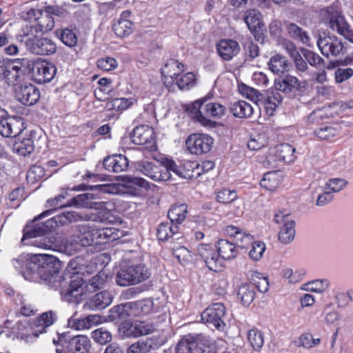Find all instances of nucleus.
<instances>
[{"instance_id": "nucleus-12", "label": "nucleus", "mask_w": 353, "mask_h": 353, "mask_svg": "<svg viewBox=\"0 0 353 353\" xmlns=\"http://www.w3.org/2000/svg\"><path fill=\"white\" fill-rule=\"evenodd\" d=\"M104 112L105 120H118L121 114L137 103L135 98H109L105 101Z\"/></svg>"}, {"instance_id": "nucleus-34", "label": "nucleus", "mask_w": 353, "mask_h": 353, "mask_svg": "<svg viewBox=\"0 0 353 353\" xmlns=\"http://www.w3.org/2000/svg\"><path fill=\"white\" fill-rule=\"evenodd\" d=\"M125 187L133 194H138L142 190L150 189V183L142 177L127 176L125 177Z\"/></svg>"}, {"instance_id": "nucleus-59", "label": "nucleus", "mask_w": 353, "mask_h": 353, "mask_svg": "<svg viewBox=\"0 0 353 353\" xmlns=\"http://www.w3.org/2000/svg\"><path fill=\"white\" fill-rule=\"evenodd\" d=\"M93 340L101 345H105L112 341L111 333L105 327H99L92 332Z\"/></svg>"}, {"instance_id": "nucleus-16", "label": "nucleus", "mask_w": 353, "mask_h": 353, "mask_svg": "<svg viewBox=\"0 0 353 353\" xmlns=\"http://www.w3.org/2000/svg\"><path fill=\"white\" fill-rule=\"evenodd\" d=\"M244 21L255 40L263 43L265 39L266 28L260 18V13L254 9L246 10L244 14Z\"/></svg>"}, {"instance_id": "nucleus-58", "label": "nucleus", "mask_w": 353, "mask_h": 353, "mask_svg": "<svg viewBox=\"0 0 353 353\" xmlns=\"http://www.w3.org/2000/svg\"><path fill=\"white\" fill-rule=\"evenodd\" d=\"M248 340L252 348L255 350H259L264 343L263 335L262 332L257 329H252L248 331Z\"/></svg>"}, {"instance_id": "nucleus-3", "label": "nucleus", "mask_w": 353, "mask_h": 353, "mask_svg": "<svg viewBox=\"0 0 353 353\" xmlns=\"http://www.w3.org/2000/svg\"><path fill=\"white\" fill-rule=\"evenodd\" d=\"M56 353H82L90 350L91 343L85 335L73 336L70 332H57L52 338Z\"/></svg>"}, {"instance_id": "nucleus-48", "label": "nucleus", "mask_w": 353, "mask_h": 353, "mask_svg": "<svg viewBox=\"0 0 353 353\" xmlns=\"http://www.w3.org/2000/svg\"><path fill=\"white\" fill-rule=\"evenodd\" d=\"M194 341L196 344V351H199L201 353H215V347L209 337L197 334L194 336Z\"/></svg>"}, {"instance_id": "nucleus-64", "label": "nucleus", "mask_w": 353, "mask_h": 353, "mask_svg": "<svg viewBox=\"0 0 353 353\" xmlns=\"http://www.w3.org/2000/svg\"><path fill=\"white\" fill-rule=\"evenodd\" d=\"M265 250V244L261 241H254L252 244V249L249 252L250 257L253 261H259Z\"/></svg>"}, {"instance_id": "nucleus-26", "label": "nucleus", "mask_w": 353, "mask_h": 353, "mask_svg": "<svg viewBox=\"0 0 353 353\" xmlns=\"http://www.w3.org/2000/svg\"><path fill=\"white\" fill-rule=\"evenodd\" d=\"M131 12L129 10L123 11L119 19L112 24V30L119 37L129 36L133 31L134 24L128 18Z\"/></svg>"}, {"instance_id": "nucleus-20", "label": "nucleus", "mask_w": 353, "mask_h": 353, "mask_svg": "<svg viewBox=\"0 0 353 353\" xmlns=\"http://www.w3.org/2000/svg\"><path fill=\"white\" fill-rule=\"evenodd\" d=\"M183 71L184 65L182 63L174 59H168L161 68L165 85L170 89L173 85L174 79Z\"/></svg>"}, {"instance_id": "nucleus-27", "label": "nucleus", "mask_w": 353, "mask_h": 353, "mask_svg": "<svg viewBox=\"0 0 353 353\" xmlns=\"http://www.w3.org/2000/svg\"><path fill=\"white\" fill-rule=\"evenodd\" d=\"M103 165L106 170L119 173L128 170L129 161L125 156L115 154L106 157L103 159Z\"/></svg>"}, {"instance_id": "nucleus-36", "label": "nucleus", "mask_w": 353, "mask_h": 353, "mask_svg": "<svg viewBox=\"0 0 353 353\" xmlns=\"http://www.w3.org/2000/svg\"><path fill=\"white\" fill-rule=\"evenodd\" d=\"M188 208V205L185 203L172 205L168 212L170 221L179 226L185 219Z\"/></svg>"}, {"instance_id": "nucleus-23", "label": "nucleus", "mask_w": 353, "mask_h": 353, "mask_svg": "<svg viewBox=\"0 0 353 353\" xmlns=\"http://www.w3.org/2000/svg\"><path fill=\"white\" fill-rule=\"evenodd\" d=\"M42 218H39L38 216L31 223L26 225L23 231V234L22 241L45 236L46 234L52 231V228L50 227V225L47 224V221L45 222H38Z\"/></svg>"}, {"instance_id": "nucleus-9", "label": "nucleus", "mask_w": 353, "mask_h": 353, "mask_svg": "<svg viewBox=\"0 0 353 353\" xmlns=\"http://www.w3.org/2000/svg\"><path fill=\"white\" fill-rule=\"evenodd\" d=\"M26 68L32 74L34 80L38 83L42 84L50 82L55 76L57 68L53 63L47 61L26 60Z\"/></svg>"}, {"instance_id": "nucleus-4", "label": "nucleus", "mask_w": 353, "mask_h": 353, "mask_svg": "<svg viewBox=\"0 0 353 353\" xmlns=\"http://www.w3.org/2000/svg\"><path fill=\"white\" fill-rule=\"evenodd\" d=\"M320 21L326 24L332 30L353 42V31L345 21L337 5L323 8L319 10Z\"/></svg>"}, {"instance_id": "nucleus-45", "label": "nucleus", "mask_w": 353, "mask_h": 353, "mask_svg": "<svg viewBox=\"0 0 353 353\" xmlns=\"http://www.w3.org/2000/svg\"><path fill=\"white\" fill-rule=\"evenodd\" d=\"M250 283L262 293L266 292L269 289V282L267 276L257 271H250L248 274Z\"/></svg>"}, {"instance_id": "nucleus-10", "label": "nucleus", "mask_w": 353, "mask_h": 353, "mask_svg": "<svg viewBox=\"0 0 353 353\" xmlns=\"http://www.w3.org/2000/svg\"><path fill=\"white\" fill-rule=\"evenodd\" d=\"M316 43L321 54L327 59L340 57L346 51L342 40L334 34L319 35Z\"/></svg>"}, {"instance_id": "nucleus-51", "label": "nucleus", "mask_w": 353, "mask_h": 353, "mask_svg": "<svg viewBox=\"0 0 353 353\" xmlns=\"http://www.w3.org/2000/svg\"><path fill=\"white\" fill-rule=\"evenodd\" d=\"M216 201L223 204H230L238 198L237 192L235 190L223 188L215 192Z\"/></svg>"}, {"instance_id": "nucleus-15", "label": "nucleus", "mask_w": 353, "mask_h": 353, "mask_svg": "<svg viewBox=\"0 0 353 353\" xmlns=\"http://www.w3.org/2000/svg\"><path fill=\"white\" fill-rule=\"evenodd\" d=\"M35 263H39V274L44 280L50 279L59 273L60 261L57 257L49 254H38L34 256Z\"/></svg>"}, {"instance_id": "nucleus-14", "label": "nucleus", "mask_w": 353, "mask_h": 353, "mask_svg": "<svg viewBox=\"0 0 353 353\" xmlns=\"http://www.w3.org/2000/svg\"><path fill=\"white\" fill-rule=\"evenodd\" d=\"M130 139L136 145H145V148L150 151L157 150L154 129L148 125H141L134 128L130 134Z\"/></svg>"}, {"instance_id": "nucleus-38", "label": "nucleus", "mask_w": 353, "mask_h": 353, "mask_svg": "<svg viewBox=\"0 0 353 353\" xmlns=\"http://www.w3.org/2000/svg\"><path fill=\"white\" fill-rule=\"evenodd\" d=\"M179 227L171 221L163 222L158 225L157 236L159 241H165L179 233Z\"/></svg>"}, {"instance_id": "nucleus-6", "label": "nucleus", "mask_w": 353, "mask_h": 353, "mask_svg": "<svg viewBox=\"0 0 353 353\" xmlns=\"http://www.w3.org/2000/svg\"><path fill=\"white\" fill-rule=\"evenodd\" d=\"M26 17L31 22L27 34L48 33L55 26L54 18L45 12L44 7L43 9L30 8L27 11Z\"/></svg>"}, {"instance_id": "nucleus-56", "label": "nucleus", "mask_w": 353, "mask_h": 353, "mask_svg": "<svg viewBox=\"0 0 353 353\" xmlns=\"http://www.w3.org/2000/svg\"><path fill=\"white\" fill-rule=\"evenodd\" d=\"M204 112L208 117L220 118L225 114V108L219 103L206 102L204 103Z\"/></svg>"}, {"instance_id": "nucleus-57", "label": "nucleus", "mask_w": 353, "mask_h": 353, "mask_svg": "<svg viewBox=\"0 0 353 353\" xmlns=\"http://www.w3.org/2000/svg\"><path fill=\"white\" fill-rule=\"evenodd\" d=\"M14 149L21 156L31 154L34 150V141L32 138H24L14 144Z\"/></svg>"}, {"instance_id": "nucleus-8", "label": "nucleus", "mask_w": 353, "mask_h": 353, "mask_svg": "<svg viewBox=\"0 0 353 353\" xmlns=\"http://www.w3.org/2000/svg\"><path fill=\"white\" fill-rule=\"evenodd\" d=\"M296 149L289 143H283L270 148L264 164L270 168H276L280 162L290 163L296 159Z\"/></svg>"}, {"instance_id": "nucleus-50", "label": "nucleus", "mask_w": 353, "mask_h": 353, "mask_svg": "<svg viewBox=\"0 0 353 353\" xmlns=\"http://www.w3.org/2000/svg\"><path fill=\"white\" fill-rule=\"evenodd\" d=\"M174 83L180 90H188L196 85V78L193 72H186L177 77Z\"/></svg>"}, {"instance_id": "nucleus-35", "label": "nucleus", "mask_w": 353, "mask_h": 353, "mask_svg": "<svg viewBox=\"0 0 353 353\" xmlns=\"http://www.w3.org/2000/svg\"><path fill=\"white\" fill-rule=\"evenodd\" d=\"M96 227L90 225H81L79 226L80 235L79 242L83 247L97 245Z\"/></svg>"}, {"instance_id": "nucleus-17", "label": "nucleus", "mask_w": 353, "mask_h": 353, "mask_svg": "<svg viewBox=\"0 0 353 353\" xmlns=\"http://www.w3.org/2000/svg\"><path fill=\"white\" fill-rule=\"evenodd\" d=\"M225 308L223 303H215L209 305L201 314V319L217 330H223L225 323L223 317Z\"/></svg>"}, {"instance_id": "nucleus-18", "label": "nucleus", "mask_w": 353, "mask_h": 353, "mask_svg": "<svg viewBox=\"0 0 353 353\" xmlns=\"http://www.w3.org/2000/svg\"><path fill=\"white\" fill-rule=\"evenodd\" d=\"M14 94L17 101L26 106L34 105L41 97L39 89L32 83L18 86L14 90Z\"/></svg>"}, {"instance_id": "nucleus-13", "label": "nucleus", "mask_w": 353, "mask_h": 353, "mask_svg": "<svg viewBox=\"0 0 353 353\" xmlns=\"http://www.w3.org/2000/svg\"><path fill=\"white\" fill-rule=\"evenodd\" d=\"M26 41L27 49L32 54L37 55L49 56L54 54L57 46L56 43L50 38L46 37H37L32 34Z\"/></svg>"}, {"instance_id": "nucleus-2", "label": "nucleus", "mask_w": 353, "mask_h": 353, "mask_svg": "<svg viewBox=\"0 0 353 353\" xmlns=\"http://www.w3.org/2000/svg\"><path fill=\"white\" fill-rule=\"evenodd\" d=\"M159 164L148 161H142L137 164V170L150 179L161 182L171 179V172H177L178 165L171 158L161 157Z\"/></svg>"}, {"instance_id": "nucleus-5", "label": "nucleus", "mask_w": 353, "mask_h": 353, "mask_svg": "<svg viewBox=\"0 0 353 353\" xmlns=\"http://www.w3.org/2000/svg\"><path fill=\"white\" fill-rule=\"evenodd\" d=\"M322 120L321 112L314 111L307 117V126L314 130V134L318 139L335 141L341 134V127L336 123H323Z\"/></svg>"}, {"instance_id": "nucleus-37", "label": "nucleus", "mask_w": 353, "mask_h": 353, "mask_svg": "<svg viewBox=\"0 0 353 353\" xmlns=\"http://www.w3.org/2000/svg\"><path fill=\"white\" fill-rule=\"evenodd\" d=\"M54 34L57 39L69 48H74L77 44L78 37L75 29L69 28H57Z\"/></svg>"}, {"instance_id": "nucleus-28", "label": "nucleus", "mask_w": 353, "mask_h": 353, "mask_svg": "<svg viewBox=\"0 0 353 353\" xmlns=\"http://www.w3.org/2000/svg\"><path fill=\"white\" fill-rule=\"evenodd\" d=\"M162 345L157 337H148L132 343L127 349L126 353H149L159 349Z\"/></svg>"}, {"instance_id": "nucleus-60", "label": "nucleus", "mask_w": 353, "mask_h": 353, "mask_svg": "<svg viewBox=\"0 0 353 353\" xmlns=\"http://www.w3.org/2000/svg\"><path fill=\"white\" fill-rule=\"evenodd\" d=\"M295 342L297 343V347L310 349L319 345L321 342V339L319 338L314 339L312 334L307 332L302 334L299 337L297 341Z\"/></svg>"}, {"instance_id": "nucleus-33", "label": "nucleus", "mask_w": 353, "mask_h": 353, "mask_svg": "<svg viewBox=\"0 0 353 353\" xmlns=\"http://www.w3.org/2000/svg\"><path fill=\"white\" fill-rule=\"evenodd\" d=\"M120 230L115 228H96L97 245L106 244L120 238Z\"/></svg>"}, {"instance_id": "nucleus-22", "label": "nucleus", "mask_w": 353, "mask_h": 353, "mask_svg": "<svg viewBox=\"0 0 353 353\" xmlns=\"http://www.w3.org/2000/svg\"><path fill=\"white\" fill-rule=\"evenodd\" d=\"M306 86L305 81H300L296 77L289 74L276 81V90L289 94H294L296 92H303L306 89Z\"/></svg>"}, {"instance_id": "nucleus-49", "label": "nucleus", "mask_w": 353, "mask_h": 353, "mask_svg": "<svg viewBox=\"0 0 353 353\" xmlns=\"http://www.w3.org/2000/svg\"><path fill=\"white\" fill-rule=\"evenodd\" d=\"M269 68L275 74L283 73L288 70V63L284 56L276 54L273 56L268 63Z\"/></svg>"}, {"instance_id": "nucleus-19", "label": "nucleus", "mask_w": 353, "mask_h": 353, "mask_svg": "<svg viewBox=\"0 0 353 353\" xmlns=\"http://www.w3.org/2000/svg\"><path fill=\"white\" fill-rule=\"evenodd\" d=\"M27 59L8 61L4 79L9 85H15L23 79Z\"/></svg>"}, {"instance_id": "nucleus-61", "label": "nucleus", "mask_w": 353, "mask_h": 353, "mask_svg": "<svg viewBox=\"0 0 353 353\" xmlns=\"http://www.w3.org/2000/svg\"><path fill=\"white\" fill-rule=\"evenodd\" d=\"M268 139L264 134L252 135L248 141V148L251 150H259L268 145Z\"/></svg>"}, {"instance_id": "nucleus-63", "label": "nucleus", "mask_w": 353, "mask_h": 353, "mask_svg": "<svg viewBox=\"0 0 353 353\" xmlns=\"http://www.w3.org/2000/svg\"><path fill=\"white\" fill-rule=\"evenodd\" d=\"M208 268L213 272H221L223 268L221 257L219 256L218 252L215 253V256L212 255L208 259L203 260Z\"/></svg>"}, {"instance_id": "nucleus-41", "label": "nucleus", "mask_w": 353, "mask_h": 353, "mask_svg": "<svg viewBox=\"0 0 353 353\" xmlns=\"http://www.w3.org/2000/svg\"><path fill=\"white\" fill-rule=\"evenodd\" d=\"M178 170L179 172L174 173L187 179L194 180L199 177L198 162L195 161L185 162L182 168L178 167Z\"/></svg>"}, {"instance_id": "nucleus-25", "label": "nucleus", "mask_w": 353, "mask_h": 353, "mask_svg": "<svg viewBox=\"0 0 353 353\" xmlns=\"http://www.w3.org/2000/svg\"><path fill=\"white\" fill-rule=\"evenodd\" d=\"M56 320V314L52 311L42 313L32 324V335L38 337L41 334L46 332V329L51 326Z\"/></svg>"}, {"instance_id": "nucleus-31", "label": "nucleus", "mask_w": 353, "mask_h": 353, "mask_svg": "<svg viewBox=\"0 0 353 353\" xmlns=\"http://www.w3.org/2000/svg\"><path fill=\"white\" fill-rule=\"evenodd\" d=\"M80 219L81 216L76 212L65 211L48 219L47 224H49L52 230L59 226L78 221Z\"/></svg>"}, {"instance_id": "nucleus-53", "label": "nucleus", "mask_w": 353, "mask_h": 353, "mask_svg": "<svg viewBox=\"0 0 353 353\" xmlns=\"http://www.w3.org/2000/svg\"><path fill=\"white\" fill-rule=\"evenodd\" d=\"M99 319L100 316L91 314L85 318L74 320L72 323L71 321H70L69 323L71 324L72 327L77 330H81L89 329L92 325L97 324L99 322Z\"/></svg>"}, {"instance_id": "nucleus-43", "label": "nucleus", "mask_w": 353, "mask_h": 353, "mask_svg": "<svg viewBox=\"0 0 353 353\" xmlns=\"http://www.w3.org/2000/svg\"><path fill=\"white\" fill-rule=\"evenodd\" d=\"M281 183L280 175L277 171L268 172L264 174L260 181V185L269 191L275 190Z\"/></svg>"}, {"instance_id": "nucleus-55", "label": "nucleus", "mask_w": 353, "mask_h": 353, "mask_svg": "<svg viewBox=\"0 0 353 353\" xmlns=\"http://www.w3.org/2000/svg\"><path fill=\"white\" fill-rule=\"evenodd\" d=\"M237 296L244 305H249L254 299L255 292L250 284L245 283L239 286Z\"/></svg>"}, {"instance_id": "nucleus-21", "label": "nucleus", "mask_w": 353, "mask_h": 353, "mask_svg": "<svg viewBox=\"0 0 353 353\" xmlns=\"http://www.w3.org/2000/svg\"><path fill=\"white\" fill-rule=\"evenodd\" d=\"M24 129L23 119L19 117H8L0 120V134L3 137H15Z\"/></svg>"}, {"instance_id": "nucleus-39", "label": "nucleus", "mask_w": 353, "mask_h": 353, "mask_svg": "<svg viewBox=\"0 0 353 353\" xmlns=\"http://www.w3.org/2000/svg\"><path fill=\"white\" fill-rule=\"evenodd\" d=\"M112 297L108 291L97 293L89 302V307L92 310H101L108 307L112 303Z\"/></svg>"}, {"instance_id": "nucleus-62", "label": "nucleus", "mask_w": 353, "mask_h": 353, "mask_svg": "<svg viewBox=\"0 0 353 353\" xmlns=\"http://www.w3.org/2000/svg\"><path fill=\"white\" fill-rule=\"evenodd\" d=\"M172 254L183 265L187 264L192 259L190 251L184 246L173 248Z\"/></svg>"}, {"instance_id": "nucleus-1", "label": "nucleus", "mask_w": 353, "mask_h": 353, "mask_svg": "<svg viewBox=\"0 0 353 353\" xmlns=\"http://www.w3.org/2000/svg\"><path fill=\"white\" fill-rule=\"evenodd\" d=\"M282 46L292 60L297 72H306L308 70L307 63L316 68L325 65V60L310 50L305 48L298 50L296 45L289 40L283 41Z\"/></svg>"}, {"instance_id": "nucleus-54", "label": "nucleus", "mask_w": 353, "mask_h": 353, "mask_svg": "<svg viewBox=\"0 0 353 353\" xmlns=\"http://www.w3.org/2000/svg\"><path fill=\"white\" fill-rule=\"evenodd\" d=\"M196 346L193 335L184 336L177 344L176 353H194Z\"/></svg>"}, {"instance_id": "nucleus-44", "label": "nucleus", "mask_w": 353, "mask_h": 353, "mask_svg": "<svg viewBox=\"0 0 353 353\" xmlns=\"http://www.w3.org/2000/svg\"><path fill=\"white\" fill-rule=\"evenodd\" d=\"M65 196L63 194H59L54 198L50 199L47 201L48 205L50 209L47 210L39 215V218H44L51 215L57 209L63 208L65 207H70L68 205V201H65Z\"/></svg>"}, {"instance_id": "nucleus-47", "label": "nucleus", "mask_w": 353, "mask_h": 353, "mask_svg": "<svg viewBox=\"0 0 353 353\" xmlns=\"http://www.w3.org/2000/svg\"><path fill=\"white\" fill-rule=\"evenodd\" d=\"M295 222L289 220L283 224L279 233V239L283 243L287 244L290 243L295 236Z\"/></svg>"}, {"instance_id": "nucleus-40", "label": "nucleus", "mask_w": 353, "mask_h": 353, "mask_svg": "<svg viewBox=\"0 0 353 353\" xmlns=\"http://www.w3.org/2000/svg\"><path fill=\"white\" fill-rule=\"evenodd\" d=\"M230 110L234 117L238 118H249L254 112L252 106L245 101L234 103L231 105Z\"/></svg>"}, {"instance_id": "nucleus-52", "label": "nucleus", "mask_w": 353, "mask_h": 353, "mask_svg": "<svg viewBox=\"0 0 353 353\" xmlns=\"http://www.w3.org/2000/svg\"><path fill=\"white\" fill-rule=\"evenodd\" d=\"M130 314L129 303H123L112 307L110 310L109 317L112 321H119L125 320Z\"/></svg>"}, {"instance_id": "nucleus-32", "label": "nucleus", "mask_w": 353, "mask_h": 353, "mask_svg": "<svg viewBox=\"0 0 353 353\" xmlns=\"http://www.w3.org/2000/svg\"><path fill=\"white\" fill-rule=\"evenodd\" d=\"M128 303L130 306V314L131 316H145L150 314L153 311L154 303L151 299H143Z\"/></svg>"}, {"instance_id": "nucleus-46", "label": "nucleus", "mask_w": 353, "mask_h": 353, "mask_svg": "<svg viewBox=\"0 0 353 353\" xmlns=\"http://www.w3.org/2000/svg\"><path fill=\"white\" fill-rule=\"evenodd\" d=\"M286 30L290 37L300 41L303 44L310 45V37L307 33L301 27L294 23H288L286 25Z\"/></svg>"}, {"instance_id": "nucleus-7", "label": "nucleus", "mask_w": 353, "mask_h": 353, "mask_svg": "<svg viewBox=\"0 0 353 353\" xmlns=\"http://www.w3.org/2000/svg\"><path fill=\"white\" fill-rule=\"evenodd\" d=\"M150 271L143 264H137L121 268L116 275V283L120 286H128L143 282L150 278Z\"/></svg>"}, {"instance_id": "nucleus-24", "label": "nucleus", "mask_w": 353, "mask_h": 353, "mask_svg": "<svg viewBox=\"0 0 353 353\" xmlns=\"http://www.w3.org/2000/svg\"><path fill=\"white\" fill-rule=\"evenodd\" d=\"M218 54L225 61H230L240 52L239 43L231 39H221L216 44Z\"/></svg>"}, {"instance_id": "nucleus-11", "label": "nucleus", "mask_w": 353, "mask_h": 353, "mask_svg": "<svg viewBox=\"0 0 353 353\" xmlns=\"http://www.w3.org/2000/svg\"><path fill=\"white\" fill-rule=\"evenodd\" d=\"M213 144L214 139L209 134L203 133H192L185 140L187 150L197 156L208 153Z\"/></svg>"}, {"instance_id": "nucleus-42", "label": "nucleus", "mask_w": 353, "mask_h": 353, "mask_svg": "<svg viewBox=\"0 0 353 353\" xmlns=\"http://www.w3.org/2000/svg\"><path fill=\"white\" fill-rule=\"evenodd\" d=\"M111 80L107 78H101L98 81V87L94 91V96L97 101H105L112 92Z\"/></svg>"}, {"instance_id": "nucleus-29", "label": "nucleus", "mask_w": 353, "mask_h": 353, "mask_svg": "<svg viewBox=\"0 0 353 353\" xmlns=\"http://www.w3.org/2000/svg\"><path fill=\"white\" fill-rule=\"evenodd\" d=\"M282 97L278 90H267L261 97V100L265 110V112L269 116H273L275 111L281 104Z\"/></svg>"}, {"instance_id": "nucleus-30", "label": "nucleus", "mask_w": 353, "mask_h": 353, "mask_svg": "<svg viewBox=\"0 0 353 353\" xmlns=\"http://www.w3.org/2000/svg\"><path fill=\"white\" fill-rule=\"evenodd\" d=\"M216 251L222 259L231 260L235 259L239 254L236 244L228 239H219L216 243Z\"/></svg>"}]
</instances>
